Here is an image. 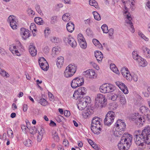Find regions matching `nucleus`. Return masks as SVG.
<instances>
[{"instance_id":"f257e3e1","label":"nucleus","mask_w":150,"mask_h":150,"mask_svg":"<svg viewBox=\"0 0 150 150\" xmlns=\"http://www.w3.org/2000/svg\"><path fill=\"white\" fill-rule=\"evenodd\" d=\"M135 133L134 140L137 145L143 146L144 142L148 144H150V126H146L142 132L140 130L136 131Z\"/></svg>"},{"instance_id":"f03ea898","label":"nucleus","mask_w":150,"mask_h":150,"mask_svg":"<svg viewBox=\"0 0 150 150\" xmlns=\"http://www.w3.org/2000/svg\"><path fill=\"white\" fill-rule=\"evenodd\" d=\"M101 119L95 117L92 120L91 129L92 131L95 134H98L101 130Z\"/></svg>"},{"instance_id":"7ed1b4c3","label":"nucleus","mask_w":150,"mask_h":150,"mask_svg":"<svg viewBox=\"0 0 150 150\" xmlns=\"http://www.w3.org/2000/svg\"><path fill=\"white\" fill-rule=\"evenodd\" d=\"M95 105L97 108H101L105 107L107 104V99L105 96L101 93L98 94L95 99Z\"/></svg>"},{"instance_id":"20e7f679","label":"nucleus","mask_w":150,"mask_h":150,"mask_svg":"<svg viewBox=\"0 0 150 150\" xmlns=\"http://www.w3.org/2000/svg\"><path fill=\"white\" fill-rule=\"evenodd\" d=\"M77 66L74 64H71L67 66L64 71V76L66 78L71 77L76 72Z\"/></svg>"},{"instance_id":"39448f33","label":"nucleus","mask_w":150,"mask_h":150,"mask_svg":"<svg viewBox=\"0 0 150 150\" xmlns=\"http://www.w3.org/2000/svg\"><path fill=\"white\" fill-rule=\"evenodd\" d=\"M99 89L101 93H105L113 92L115 90V87L111 84L106 83L100 86Z\"/></svg>"},{"instance_id":"423d86ee","label":"nucleus","mask_w":150,"mask_h":150,"mask_svg":"<svg viewBox=\"0 0 150 150\" xmlns=\"http://www.w3.org/2000/svg\"><path fill=\"white\" fill-rule=\"evenodd\" d=\"M115 117V113L110 111L107 113L104 120L105 125L109 126L113 122Z\"/></svg>"},{"instance_id":"0eeeda50","label":"nucleus","mask_w":150,"mask_h":150,"mask_svg":"<svg viewBox=\"0 0 150 150\" xmlns=\"http://www.w3.org/2000/svg\"><path fill=\"white\" fill-rule=\"evenodd\" d=\"M86 93V88L84 87H80L77 90L75 91L73 95L74 98L75 99H79L83 96Z\"/></svg>"},{"instance_id":"6e6552de","label":"nucleus","mask_w":150,"mask_h":150,"mask_svg":"<svg viewBox=\"0 0 150 150\" xmlns=\"http://www.w3.org/2000/svg\"><path fill=\"white\" fill-rule=\"evenodd\" d=\"M84 82V79L82 77H76L72 81L71 83V86L73 88H75L82 85L83 84Z\"/></svg>"},{"instance_id":"1a4fd4ad","label":"nucleus","mask_w":150,"mask_h":150,"mask_svg":"<svg viewBox=\"0 0 150 150\" xmlns=\"http://www.w3.org/2000/svg\"><path fill=\"white\" fill-rule=\"evenodd\" d=\"M132 137L131 135L128 133H125L121 138L120 142L122 143L125 142L127 144V146H131L132 144Z\"/></svg>"},{"instance_id":"9d476101","label":"nucleus","mask_w":150,"mask_h":150,"mask_svg":"<svg viewBox=\"0 0 150 150\" xmlns=\"http://www.w3.org/2000/svg\"><path fill=\"white\" fill-rule=\"evenodd\" d=\"M115 126L117 130H119L123 132L125 128L126 125L122 120L119 119L115 123Z\"/></svg>"},{"instance_id":"9b49d317","label":"nucleus","mask_w":150,"mask_h":150,"mask_svg":"<svg viewBox=\"0 0 150 150\" xmlns=\"http://www.w3.org/2000/svg\"><path fill=\"white\" fill-rule=\"evenodd\" d=\"M8 22L10 23V25L13 29H16L17 23L15 16H10L8 18Z\"/></svg>"},{"instance_id":"f8f14e48","label":"nucleus","mask_w":150,"mask_h":150,"mask_svg":"<svg viewBox=\"0 0 150 150\" xmlns=\"http://www.w3.org/2000/svg\"><path fill=\"white\" fill-rule=\"evenodd\" d=\"M63 40L66 42H67L72 47L75 48L77 45V43L74 39L69 36L64 38Z\"/></svg>"},{"instance_id":"ddd939ff","label":"nucleus","mask_w":150,"mask_h":150,"mask_svg":"<svg viewBox=\"0 0 150 150\" xmlns=\"http://www.w3.org/2000/svg\"><path fill=\"white\" fill-rule=\"evenodd\" d=\"M21 35L23 38L26 40L30 35V32L28 29L22 28H21Z\"/></svg>"},{"instance_id":"4468645a","label":"nucleus","mask_w":150,"mask_h":150,"mask_svg":"<svg viewBox=\"0 0 150 150\" xmlns=\"http://www.w3.org/2000/svg\"><path fill=\"white\" fill-rule=\"evenodd\" d=\"M115 84L125 94L128 93V90L127 86L123 83L117 81L115 82Z\"/></svg>"},{"instance_id":"2eb2a0df","label":"nucleus","mask_w":150,"mask_h":150,"mask_svg":"<svg viewBox=\"0 0 150 150\" xmlns=\"http://www.w3.org/2000/svg\"><path fill=\"white\" fill-rule=\"evenodd\" d=\"M133 59L136 60L141 67H144L147 65V62L146 60L141 57H133Z\"/></svg>"},{"instance_id":"dca6fc26","label":"nucleus","mask_w":150,"mask_h":150,"mask_svg":"<svg viewBox=\"0 0 150 150\" xmlns=\"http://www.w3.org/2000/svg\"><path fill=\"white\" fill-rule=\"evenodd\" d=\"M130 15H127L126 18L127 19L126 20V23L129 25V28L131 32L134 33V32L135 30L134 28L133 24L131 21L132 18L130 17Z\"/></svg>"},{"instance_id":"f3484780","label":"nucleus","mask_w":150,"mask_h":150,"mask_svg":"<svg viewBox=\"0 0 150 150\" xmlns=\"http://www.w3.org/2000/svg\"><path fill=\"white\" fill-rule=\"evenodd\" d=\"M140 110L142 113L147 116V118L150 119V111L147 107L142 106L140 108Z\"/></svg>"},{"instance_id":"a211bd4d","label":"nucleus","mask_w":150,"mask_h":150,"mask_svg":"<svg viewBox=\"0 0 150 150\" xmlns=\"http://www.w3.org/2000/svg\"><path fill=\"white\" fill-rule=\"evenodd\" d=\"M84 75L87 76H89L90 78H95L96 77V75L95 71L92 70H88L83 72Z\"/></svg>"},{"instance_id":"6ab92c4d","label":"nucleus","mask_w":150,"mask_h":150,"mask_svg":"<svg viewBox=\"0 0 150 150\" xmlns=\"http://www.w3.org/2000/svg\"><path fill=\"white\" fill-rule=\"evenodd\" d=\"M93 113V111L91 109H88L84 110L82 113V115L84 118L86 119L90 117Z\"/></svg>"},{"instance_id":"aec40b11","label":"nucleus","mask_w":150,"mask_h":150,"mask_svg":"<svg viewBox=\"0 0 150 150\" xmlns=\"http://www.w3.org/2000/svg\"><path fill=\"white\" fill-rule=\"evenodd\" d=\"M134 121L137 125L142 126L145 120L142 116H138V117H136L134 118Z\"/></svg>"},{"instance_id":"412c9836","label":"nucleus","mask_w":150,"mask_h":150,"mask_svg":"<svg viewBox=\"0 0 150 150\" xmlns=\"http://www.w3.org/2000/svg\"><path fill=\"white\" fill-rule=\"evenodd\" d=\"M9 50L14 55H16L18 56L21 55L20 53L17 50L16 46L13 45H10Z\"/></svg>"},{"instance_id":"4be33fe9","label":"nucleus","mask_w":150,"mask_h":150,"mask_svg":"<svg viewBox=\"0 0 150 150\" xmlns=\"http://www.w3.org/2000/svg\"><path fill=\"white\" fill-rule=\"evenodd\" d=\"M38 135L37 137V140L38 142H40L42 140V137L44 133V130L42 127H40L38 130Z\"/></svg>"},{"instance_id":"5701e85b","label":"nucleus","mask_w":150,"mask_h":150,"mask_svg":"<svg viewBox=\"0 0 150 150\" xmlns=\"http://www.w3.org/2000/svg\"><path fill=\"white\" fill-rule=\"evenodd\" d=\"M79 102L77 105V107L79 110H84L87 106V104L84 103L80 99H78Z\"/></svg>"},{"instance_id":"b1692460","label":"nucleus","mask_w":150,"mask_h":150,"mask_svg":"<svg viewBox=\"0 0 150 150\" xmlns=\"http://www.w3.org/2000/svg\"><path fill=\"white\" fill-rule=\"evenodd\" d=\"M127 143L124 142L122 143L120 142L118 144V147L120 150H127L129 149L130 146H128Z\"/></svg>"},{"instance_id":"393cba45","label":"nucleus","mask_w":150,"mask_h":150,"mask_svg":"<svg viewBox=\"0 0 150 150\" xmlns=\"http://www.w3.org/2000/svg\"><path fill=\"white\" fill-rule=\"evenodd\" d=\"M121 72L123 76L127 79L129 76H130V74L129 73L128 69L127 68H123L121 70Z\"/></svg>"},{"instance_id":"a878e982","label":"nucleus","mask_w":150,"mask_h":150,"mask_svg":"<svg viewBox=\"0 0 150 150\" xmlns=\"http://www.w3.org/2000/svg\"><path fill=\"white\" fill-rule=\"evenodd\" d=\"M138 75L135 74H130V76L128 77L127 80L132 81L134 82H137L138 80Z\"/></svg>"},{"instance_id":"bb28decb","label":"nucleus","mask_w":150,"mask_h":150,"mask_svg":"<svg viewBox=\"0 0 150 150\" xmlns=\"http://www.w3.org/2000/svg\"><path fill=\"white\" fill-rule=\"evenodd\" d=\"M29 52L32 56H35L37 54V51L35 49V47L32 45L29 47Z\"/></svg>"},{"instance_id":"cd10ccee","label":"nucleus","mask_w":150,"mask_h":150,"mask_svg":"<svg viewBox=\"0 0 150 150\" xmlns=\"http://www.w3.org/2000/svg\"><path fill=\"white\" fill-rule=\"evenodd\" d=\"M64 57H58L57 62V65L58 67H62L64 62Z\"/></svg>"},{"instance_id":"c85d7f7f","label":"nucleus","mask_w":150,"mask_h":150,"mask_svg":"<svg viewBox=\"0 0 150 150\" xmlns=\"http://www.w3.org/2000/svg\"><path fill=\"white\" fill-rule=\"evenodd\" d=\"M67 29L69 32L72 33L74 29V24L71 22L68 23L67 25Z\"/></svg>"},{"instance_id":"c756f323","label":"nucleus","mask_w":150,"mask_h":150,"mask_svg":"<svg viewBox=\"0 0 150 150\" xmlns=\"http://www.w3.org/2000/svg\"><path fill=\"white\" fill-rule=\"evenodd\" d=\"M79 99L84 102V103L87 104V105L88 103H90L91 102V98L89 96H86L83 97V96H82Z\"/></svg>"},{"instance_id":"7c9ffc66","label":"nucleus","mask_w":150,"mask_h":150,"mask_svg":"<svg viewBox=\"0 0 150 150\" xmlns=\"http://www.w3.org/2000/svg\"><path fill=\"white\" fill-rule=\"evenodd\" d=\"M110 68L113 72L116 74H117L119 73V71L115 64H111L110 65Z\"/></svg>"},{"instance_id":"2f4dec72","label":"nucleus","mask_w":150,"mask_h":150,"mask_svg":"<svg viewBox=\"0 0 150 150\" xmlns=\"http://www.w3.org/2000/svg\"><path fill=\"white\" fill-rule=\"evenodd\" d=\"M70 15L69 13H65L62 16V20L66 22H68L70 20Z\"/></svg>"},{"instance_id":"473e14b6","label":"nucleus","mask_w":150,"mask_h":150,"mask_svg":"<svg viewBox=\"0 0 150 150\" xmlns=\"http://www.w3.org/2000/svg\"><path fill=\"white\" fill-rule=\"evenodd\" d=\"M35 22L39 25H42L44 23L42 18L40 17H37L34 19Z\"/></svg>"},{"instance_id":"72a5a7b5","label":"nucleus","mask_w":150,"mask_h":150,"mask_svg":"<svg viewBox=\"0 0 150 150\" xmlns=\"http://www.w3.org/2000/svg\"><path fill=\"white\" fill-rule=\"evenodd\" d=\"M92 42L93 44L98 48H102V45L100 43L99 41L96 39H93V40Z\"/></svg>"},{"instance_id":"f704fd0d","label":"nucleus","mask_w":150,"mask_h":150,"mask_svg":"<svg viewBox=\"0 0 150 150\" xmlns=\"http://www.w3.org/2000/svg\"><path fill=\"white\" fill-rule=\"evenodd\" d=\"M89 4L90 5L94 6L96 8H99L98 3L95 0H90Z\"/></svg>"},{"instance_id":"c9c22d12","label":"nucleus","mask_w":150,"mask_h":150,"mask_svg":"<svg viewBox=\"0 0 150 150\" xmlns=\"http://www.w3.org/2000/svg\"><path fill=\"white\" fill-rule=\"evenodd\" d=\"M123 132L119 130H117L115 128V130L114 131V135L117 137H120L123 134Z\"/></svg>"},{"instance_id":"e433bc0d","label":"nucleus","mask_w":150,"mask_h":150,"mask_svg":"<svg viewBox=\"0 0 150 150\" xmlns=\"http://www.w3.org/2000/svg\"><path fill=\"white\" fill-rule=\"evenodd\" d=\"M38 62L39 65L41 64H47V63H48L46 60L43 57H40L38 59Z\"/></svg>"},{"instance_id":"4c0bfd02","label":"nucleus","mask_w":150,"mask_h":150,"mask_svg":"<svg viewBox=\"0 0 150 150\" xmlns=\"http://www.w3.org/2000/svg\"><path fill=\"white\" fill-rule=\"evenodd\" d=\"M59 52V49L57 47H55L52 48V55L55 56L58 54Z\"/></svg>"},{"instance_id":"58836bf2","label":"nucleus","mask_w":150,"mask_h":150,"mask_svg":"<svg viewBox=\"0 0 150 150\" xmlns=\"http://www.w3.org/2000/svg\"><path fill=\"white\" fill-rule=\"evenodd\" d=\"M93 14L94 18L97 21H100L101 20V18L100 15L96 11H94L93 12Z\"/></svg>"},{"instance_id":"ea45409f","label":"nucleus","mask_w":150,"mask_h":150,"mask_svg":"<svg viewBox=\"0 0 150 150\" xmlns=\"http://www.w3.org/2000/svg\"><path fill=\"white\" fill-rule=\"evenodd\" d=\"M23 143L25 146L28 147H30L32 146V142L29 139L25 140L23 142Z\"/></svg>"},{"instance_id":"a19ab883","label":"nucleus","mask_w":150,"mask_h":150,"mask_svg":"<svg viewBox=\"0 0 150 150\" xmlns=\"http://www.w3.org/2000/svg\"><path fill=\"white\" fill-rule=\"evenodd\" d=\"M51 41L54 43H58L59 42V38L56 37H51L50 38Z\"/></svg>"},{"instance_id":"79ce46f5","label":"nucleus","mask_w":150,"mask_h":150,"mask_svg":"<svg viewBox=\"0 0 150 150\" xmlns=\"http://www.w3.org/2000/svg\"><path fill=\"white\" fill-rule=\"evenodd\" d=\"M120 102L122 105H124L126 103V101L124 95H122L120 97Z\"/></svg>"},{"instance_id":"37998d69","label":"nucleus","mask_w":150,"mask_h":150,"mask_svg":"<svg viewBox=\"0 0 150 150\" xmlns=\"http://www.w3.org/2000/svg\"><path fill=\"white\" fill-rule=\"evenodd\" d=\"M0 74L4 76H5L6 77H8L9 76V75L7 72L4 70L2 69H0Z\"/></svg>"},{"instance_id":"c03bdc74","label":"nucleus","mask_w":150,"mask_h":150,"mask_svg":"<svg viewBox=\"0 0 150 150\" xmlns=\"http://www.w3.org/2000/svg\"><path fill=\"white\" fill-rule=\"evenodd\" d=\"M79 43L80 47L82 48L85 49L86 48L87 43L85 40H84V41H83L81 42H79Z\"/></svg>"},{"instance_id":"a18cd8bd","label":"nucleus","mask_w":150,"mask_h":150,"mask_svg":"<svg viewBox=\"0 0 150 150\" xmlns=\"http://www.w3.org/2000/svg\"><path fill=\"white\" fill-rule=\"evenodd\" d=\"M41 69L44 71H47L48 69V64L47 63L46 64H41L40 65Z\"/></svg>"},{"instance_id":"49530a36","label":"nucleus","mask_w":150,"mask_h":150,"mask_svg":"<svg viewBox=\"0 0 150 150\" xmlns=\"http://www.w3.org/2000/svg\"><path fill=\"white\" fill-rule=\"evenodd\" d=\"M30 133L33 134L37 132V130L35 127H31L29 129Z\"/></svg>"},{"instance_id":"de8ad7c7","label":"nucleus","mask_w":150,"mask_h":150,"mask_svg":"<svg viewBox=\"0 0 150 150\" xmlns=\"http://www.w3.org/2000/svg\"><path fill=\"white\" fill-rule=\"evenodd\" d=\"M101 28L104 33H107L108 32V27L106 25L104 24L102 25Z\"/></svg>"},{"instance_id":"09e8293b","label":"nucleus","mask_w":150,"mask_h":150,"mask_svg":"<svg viewBox=\"0 0 150 150\" xmlns=\"http://www.w3.org/2000/svg\"><path fill=\"white\" fill-rule=\"evenodd\" d=\"M39 103L42 105L45 106L47 105V102L43 98H41L39 100Z\"/></svg>"},{"instance_id":"8fccbe9b","label":"nucleus","mask_w":150,"mask_h":150,"mask_svg":"<svg viewBox=\"0 0 150 150\" xmlns=\"http://www.w3.org/2000/svg\"><path fill=\"white\" fill-rule=\"evenodd\" d=\"M77 39L79 42L85 40L83 35L81 33H79L78 35Z\"/></svg>"},{"instance_id":"3c124183","label":"nucleus","mask_w":150,"mask_h":150,"mask_svg":"<svg viewBox=\"0 0 150 150\" xmlns=\"http://www.w3.org/2000/svg\"><path fill=\"white\" fill-rule=\"evenodd\" d=\"M30 29L32 32H33V31L35 32H36L37 30L36 26L34 23H32L30 24Z\"/></svg>"},{"instance_id":"603ef678","label":"nucleus","mask_w":150,"mask_h":150,"mask_svg":"<svg viewBox=\"0 0 150 150\" xmlns=\"http://www.w3.org/2000/svg\"><path fill=\"white\" fill-rule=\"evenodd\" d=\"M57 16H53L51 18V23L54 24L57 21Z\"/></svg>"},{"instance_id":"864d4df0","label":"nucleus","mask_w":150,"mask_h":150,"mask_svg":"<svg viewBox=\"0 0 150 150\" xmlns=\"http://www.w3.org/2000/svg\"><path fill=\"white\" fill-rule=\"evenodd\" d=\"M35 9L40 14H41L42 13V11L40 9V7L39 5L36 4L35 6Z\"/></svg>"},{"instance_id":"5fc2aeb1","label":"nucleus","mask_w":150,"mask_h":150,"mask_svg":"<svg viewBox=\"0 0 150 150\" xmlns=\"http://www.w3.org/2000/svg\"><path fill=\"white\" fill-rule=\"evenodd\" d=\"M53 137L54 139L56 142H58L59 141V138L58 136V134L56 132L53 135Z\"/></svg>"},{"instance_id":"6e6d98bb","label":"nucleus","mask_w":150,"mask_h":150,"mask_svg":"<svg viewBox=\"0 0 150 150\" xmlns=\"http://www.w3.org/2000/svg\"><path fill=\"white\" fill-rule=\"evenodd\" d=\"M49 51L50 49L48 46H46L44 47L43 50V52L44 53L47 54L49 52Z\"/></svg>"},{"instance_id":"4d7b16f0","label":"nucleus","mask_w":150,"mask_h":150,"mask_svg":"<svg viewBox=\"0 0 150 150\" xmlns=\"http://www.w3.org/2000/svg\"><path fill=\"white\" fill-rule=\"evenodd\" d=\"M27 11L28 14L30 16L35 14V12L31 8H28Z\"/></svg>"},{"instance_id":"13d9d810","label":"nucleus","mask_w":150,"mask_h":150,"mask_svg":"<svg viewBox=\"0 0 150 150\" xmlns=\"http://www.w3.org/2000/svg\"><path fill=\"white\" fill-rule=\"evenodd\" d=\"M86 33L87 35L91 36L92 35V31L90 28H88L86 30Z\"/></svg>"},{"instance_id":"bf43d9fd","label":"nucleus","mask_w":150,"mask_h":150,"mask_svg":"<svg viewBox=\"0 0 150 150\" xmlns=\"http://www.w3.org/2000/svg\"><path fill=\"white\" fill-rule=\"evenodd\" d=\"M7 132L9 137L11 138H13V132L12 130L9 129L7 130Z\"/></svg>"},{"instance_id":"052dcab7","label":"nucleus","mask_w":150,"mask_h":150,"mask_svg":"<svg viewBox=\"0 0 150 150\" xmlns=\"http://www.w3.org/2000/svg\"><path fill=\"white\" fill-rule=\"evenodd\" d=\"M50 32V29L48 28H46L44 30V33L45 36H47Z\"/></svg>"},{"instance_id":"680f3d73","label":"nucleus","mask_w":150,"mask_h":150,"mask_svg":"<svg viewBox=\"0 0 150 150\" xmlns=\"http://www.w3.org/2000/svg\"><path fill=\"white\" fill-rule=\"evenodd\" d=\"M103 55L102 53L99 51L97 50L95 52V56H99Z\"/></svg>"},{"instance_id":"e2e57ef3","label":"nucleus","mask_w":150,"mask_h":150,"mask_svg":"<svg viewBox=\"0 0 150 150\" xmlns=\"http://www.w3.org/2000/svg\"><path fill=\"white\" fill-rule=\"evenodd\" d=\"M115 94L117 96L118 98L119 97H120L122 95V93L119 90H116V93Z\"/></svg>"},{"instance_id":"0e129e2a","label":"nucleus","mask_w":150,"mask_h":150,"mask_svg":"<svg viewBox=\"0 0 150 150\" xmlns=\"http://www.w3.org/2000/svg\"><path fill=\"white\" fill-rule=\"evenodd\" d=\"M90 64L91 65H92L93 67L95 68L97 70H98L99 69V68L98 66L97 65L94 63V62H91L90 63Z\"/></svg>"},{"instance_id":"69168bd1","label":"nucleus","mask_w":150,"mask_h":150,"mask_svg":"<svg viewBox=\"0 0 150 150\" xmlns=\"http://www.w3.org/2000/svg\"><path fill=\"white\" fill-rule=\"evenodd\" d=\"M114 30L112 28H111L108 30L109 34L110 36H112L113 34Z\"/></svg>"},{"instance_id":"338daca9","label":"nucleus","mask_w":150,"mask_h":150,"mask_svg":"<svg viewBox=\"0 0 150 150\" xmlns=\"http://www.w3.org/2000/svg\"><path fill=\"white\" fill-rule=\"evenodd\" d=\"M117 98L118 97L117 96L114 94L111 96V100L113 101H114L116 100Z\"/></svg>"},{"instance_id":"774afa93","label":"nucleus","mask_w":150,"mask_h":150,"mask_svg":"<svg viewBox=\"0 0 150 150\" xmlns=\"http://www.w3.org/2000/svg\"><path fill=\"white\" fill-rule=\"evenodd\" d=\"M64 115L66 117H69L70 115L69 111L67 110H65L64 111Z\"/></svg>"}]
</instances>
